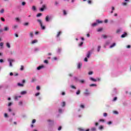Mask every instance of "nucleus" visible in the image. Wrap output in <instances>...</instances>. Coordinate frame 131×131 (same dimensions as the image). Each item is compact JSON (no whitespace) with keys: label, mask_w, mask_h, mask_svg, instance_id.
Masks as SVG:
<instances>
[{"label":"nucleus","mask_w":131,"mask_h":131,"mask_svg":"<svg viewBox=\"0 0 131 131\" xmlns=\"http://www.w3.org/2000/svg\"><path fill=\"white\" fill-rule=\"evenodd\" d=\"M32 10H33V11H36V7L34 6H32Z\"/></svg>","instance_id":"obj_23"},{"label":"nucleus","mask_w":131,"mask_h":131,"mask_svg":"<svg viewBox=\"0 0 131 131\" xmlns=\"http://www.w3.org/2000/svg\"><path fill=\"white\" fill-rule=\"evenodd\" d=\"M62 109H59V112L60 113H62Z\"/></svg>","instance_id":"obj_64"},{"label":"nucleus","mask_w":131,"mask_h":131,"mask_svg":"<svg viewBox=\"0 0 131 131\" xmlns=\"http://www.w3.org/2000/svg\"><path fill=\"white\" fill-rule=\"evenodd\" d=\"M22 6H25L26 5V2H24L21 3Z\"/></svg>","instance_id":"obj_38"},{"label":"nucleus","mask_w":131,"mask_h":131,"mask_svg":"<svg viewBox=\"0 0 131 131\" xmlns=\"http://www.w3.org/2000/svg\"><path fill=\"white\" fill-rule=\"evenodd\" d=\"M36 90H37V91H39V90H40V87H39V86H37Z\"/></svg>","instance_id":"obj_41"},{"label":"nucleus","mask_w":131,"mask_h":131,"mask_svg":"<svg viewBox=\"0 0 131 131\" xmlns=\"http://www.w3.org/2000/svg\"><path fill=\"white\" fill-rule=\"evenodd\" d=\"M40 94V93H36V94H35L36 97H37V96H39Z\"/></svg>","instance_id":"obj_47"},{"label":"nucleus","mask_w":131,"mask_h":131,"mask_svg":"<svg viewBox=\"0 0 131 131\" xmlns=\"http://www.w3.org/2000/svg\"><path fill=\"white\" fill-rule=\"evenodd\" d=\"M80 82H81V83H84V80H80Z\"/></svg>","instance_id":"obj_40"},{"label":"nucleus","mask_w":131,"mask_h":131,"mask_svg":"<svg viewBox=\"0 0 131 131\" xmlns=\"http://www.w3.org/2000/svg\"><path fill=\"white\" fill-rule=\"evenodd\" d=\"M101 23H103V21L100 20L99 19L96 20V23H94L92 24V27H95L98 25V24H101Z\"/></svg>","instance_id":"obj_1"},{"label":"nucleus","mask_w":131,"mask_h":131,"mask_svg":"<svg viewBox=\"0 0 131 131\" xmlns=\"http://www.w3.org/2000/svg\"><path fill=\"white\" fill-rule=\"evenodd\" d=\"M113 113H114V114H116V115H117L118 114V112H117V111H114L113 112Z\"/></svg>","instance_id":"obj_30"},{"label":"nucleus","mask_w":131,"mask_h":131,"mask_svg":"<svg viewBox=\"0 0 131 131\" xmlns=\"http://www.w3.org/2000/svg\"><path fill=\"white\" fill-rule=\"evenodd\" d=\"M14 76H18L19 75V74H18V73H16L15 74H14Z\"/></svg>","instance_id":"obj_54"},{"label":"nucleus","mask_w":131,"mask_h":131,"mask_svg":"<svg viewBox=\"0 0 131 131\" xmlns=\"http://www.w3.org/2000/svg\"><path fill=\"white\" fill-rule=\"evenodd\" d=\"M83 45V42H81L80 44H79V47H81Z\"/></svg>","instance_id":"obj_44"},{"label":"nucleus","mask_w":131,"mask_h":131,"mask_svg":"<svg viewBox=\"0 0 131 131\" xmlns=\"http://www.w3.org/2000/svg\"><path fill=\"white\" fill-rule=\"evenodd\" d=\"M30 35L31 37H33V32H30Z\"/></svg>","instance_id":"obj_34"},{"label":"nucleus","mask_w":131,"mask_h":131,"mask_svg":"<svg viewBox=\"0 0 131 131\" xmlns=\"http://www.w3.org/2000/svg\"><path fill=\"white\" fill-rule=\"evenodd\" d=\"M36 42H37V40L35 39L32 41V43H36Z\"/></svg>","instance_id":"obj_22"},{"label":"nucleus","mask_w":131,"mask_h":131,"mask_svg":"<svg viewBox=\"0 0 131 131\" xmlns=\"http://www.w3.org/2000/svg\"><path fill=\"white\" fill-rule=\"evenodd\" d=\"M45 66H39L37 68V70H40V69H42V68H44Z\"/></svg>","instance_id":"obj_9"},{"label":"nucleus","mask_w":131,"mask_h":131,"mask_svg":"<svg viewBox=\"0 0 131 131\" xmlns=\"http://www.w3.org/2000/svg\"><path fill=\"white\" fill-rule=\"evenodd\" d=\"M4 46V42H2L0 43V47H3Z\"/></svg>","instance_id":"obj_46"},{"label":"nucleus","mask_w":131,"mask_h":131,"mask_svg":"<svg viewBox=\"0 0 131 131\" xmlns=\"http://www.w3.org/2000/svg\"><path fill=\"white\" fill-rule=\"evenodd\" d=\"M4 12H5V10L4 9H1L0 11V13L1 14H3Z\"/></svg>","instance_id":"obj_26"},{"label":"nucleus","mask_w":131,"mask_h":131,"mask_svg":"<svg viewBox=\"0 0 131 131\" xmlns=\"http://www.w3.org/2000/svg\"><path fill=\"white\" fill-rule=\"evenodd\" d=\"M42 13H39L37 14L36 17H40V16H42Z\"/></svg>","instance_id":"obj_12"},{"label":"nucleus","mask_w":131,"mask_h":131,"mask_svg":"<svg viewBox=\"0 0 131 131\" xmlns=\"http://www.w3.org/2000/svg\"><path fill=\"white\" fill-rule=\"evenodd\" d=\"M81 66H82V63L79 62L77 66L78 69H80V68H81Z\"/></svg>","instance_id":"obj_5"},{"label":"nucleus","mask_w":131,"mask_h":131,"mask_svg":"<svg viewBox=\"0 0 131 131\" xmlns=\"http://www.w3.org/2000/svg\"><path fill=\"white\" fill-rule=\"evenodd\" d=\"M4 31H8V30H9V28H8L7 27H6L4 28Z\"/></svg>","instance_id":"obj_17"},{"label":"nucleus","mask_w":131,"mask_h":131,"mask_svg":"<svg viewBox=\"0 0 131 131\" xmlns=\"http://www.w3.org/2000/svg\"><path fill=\"white\" fill-rule=\"evenodd\" d=\"M6 46H7V48H8L9 49H10V48H11V45H10V43H9V42H7L6 43Z\"/></svg>","instance_id":"obj_11"},{"label":"nucleus","mask_w":131,"mask_h":131,"mask_svg":"<svg viewBox=\"0 0 131 131\" xmlns=\"http://www.w3.org/2000/svg\"><path fill=\"white\" fill-rule=\"evenodd\" d=\"M29 24V23H25L24 24V25L25 26H28Z\"/></svg>","instance_id":"obj_35"},{"label":"nucleus","mask_w":131,"mask_h":131,"mask_svg":"<svg viewBox=\"0 0 131 131\" xmlns=\"http://www.w3.org/2000/svg\"><path fill=\"white\" fill-rule=\"evenodd\" d=\"M127 49H130V45H128L126 47Z\"/></svg>","instance_id":"obj_62"},{"label":"nucleus","mask_w":131,"mask_h":131,"mask_svg":"<svg viewBox=\"0 0 131 131\" xmlns=\"http://www.w3.org/2000/svg\"><path fill=\"white\" fill-rule=\"evenodd\" d=\"M27 93V92L26 91H23L21 92V95H25Z\"/></svg>","instance_id":"obj_20"},{"label":"nucleus","mask_w":131,"mask_h":131,"mask_svg":"<svg viewBox=\"0 0 131 131\" xmlns=\"http://www.w3.org/2000/svg\"><path fill=\"white\" fill-rule=\"evenodd\" d=\"M37 22L39 23L40 25H41V24H42V23L41 22V20L40 19H37Z\"/></svg>","instance_id":"obj_19"},{"label":"nucleus","mask_w":131,"mask_h":131,"mask_svg":"<svg viewBox=\"0 0 131 131\" xmlns=\"http://www.w3.org/2000/svg\"><path fill=\"white\" fill-rule=\"evenodd\" d=\"M60 35H61V31H60L58 33V34L56 35V37H59V36H60Z\"/></svg>","instance_id":"obj_15"},{"label":"nucleus","mask_w":131,"mask_h":131,"mask_svg":"<svg viewBox=\"0 0 131 131\" xmlns=\"http://www.w3.org/2000/svg\"><path fill=\"white\" fill-rule=\"evenodd\" d=\"M8 62H9V66H10L11 67H12V66H13V64H12V62H15V59H10L9 58L8 59Z\"/></svg>","instance_id":"obj_3"},{"label":"nucleus","mask_w":131,"mask_h":131,"mask_svg":"<svg viewBox=\"0 0 131 131\" xmlns=\"http://www.w3.org/2000/svg\"><path fill=\"white\" fill-rule=\"evenodd\" d=\"M80 108H82V109H84V105L81 104V105H80Z\"/></svg>","instance_id":"obj_33"},{"label":"nucleus","mask_w":131,"mask_h":131,"mask_svg":"<svg viewBox=\"0 0 131 131\" xmlns=\"http://www.w3.org/2000/svg\"><path fill=\"white\" fill-rule=\"evenodd\" d=\"M15 100H16V101H18V96H15Z\"/></svg>","instance_id":"obj_63"},{"label":"nucleus","mask_w":131,"mask_h":131,"mask_svg":"<svg viewBox=\"0 0 131 131\" xmlns=\"http://www.w3.org/2000/svg\"><path fill=\"white\" fill-rule=\"evenodd\" d=\"M99 129H103L104 128V127H103L102 125H101L99 127Z\"/></svg>","instance_id":"obj_36"},{"label":"nucleus","mask_w":131,"mask_h":131,"mask_svg":"<svg viewBox=\"0 0 131 131\" xmlns=\"http://www.w3.org/2000/svg\"><path fill=\"white\" fill-rule=\"evenodd\" d=\"M66 105V103L65 102H63L62 107H65Z\"/></svg>","instance_id":"obj_31"},{"label":"nucleus","mask_w":131,"mask_h":131,"mask_svg":"<svg viewBox=\"0 0 131 131\" xmlns=\"http://www.w3.org/2000/svg\"><path fill=\"white\" fill-rule=\"evenodd\" d=\"M22 104H23V102L22 101H20L19 103H18V105H21Z\"/></svg>","instance_id":"obj_49"},{"label":"nucleus","mask_w":131,"mask_h":131,"mask_svg":"<svg viewBox=\"0 0 131 131\" xmlns=\"http://www.w3.org/2000/svg\"><path fill=\"white\" fill-rule=\"evenodd\" d=\"M91 130H92V131H96V127H92L91 128Z\"/></svg>","instance_id":"obj_27"},{"label":"nucleus","mask_w":131,"mask_h":131,"mask_svg":"<svg viewBox=\"0 0 131 131\" xmlns=\"http://www.w3.org/2000/svg\"><path fill=\"white\" fill-rule=\"evenodd\" d=\"M102 36H103V38H107V36H106V35H103Z\"/></svg>","instance_id":"obj_59"},{"label":"nucleus","mask_w":131,"mask_h":131,"mask_svg":"<svg viewBox=\"0 0 131 131\" xmlns=\"http://www.w3.org/2000/svg\"><path fill=\"white\" fill-rule=\"evenodd\" d=\"M91 54H92V53H91V51H88L86 55L87 58H90V57H91Z\"/></svg>","instance_id":"obj_8"},{"label":"nucleus","mask_w":131,"mask_h":131,"mask_svg":"<svg viewBox=\"0 0 131 131\" xmlns=\"http://www.w3.org/2000/svg\"><path fill=\"white\" fill-rule=\"evenodd\" d=\"M92 74H93V72L90 71V72H89V75H92Z\"/></svg>","instance_id":"obj_48"},{"label":"nucleus","mask_w":131,"mask_h":131,"mask_svg":"<svg viewBox=\"0 0 131 131\" xmlns=\"http://www.w3.org/2000/svg\"><path fill=\"white\" fill-rule=\"evenodd\" d=\"M107 124L108 125L112 124V122L109 121L108 122H107Z\"/></svg>","instance_id":"obj_58"},{"label":"nucleus","mask_w":131,"mask_h":131,"mask_svg":"<svg viewBox=\"0 0 131 131\" xmlns=\"http://www.w3.org/2000/svg\"><path fill=\"white\" fill-rule=\"evenodd\" d=\"M1 20L2 21H3V22H5V18L4 17H1Z\"/></svg>","instance_id":"obj_50"},{"label":"nucleus","mask_w":131,"mask_h":131,"mask_svg":"<svg viewBox=\"0 0 131 131\" xmlns=\"http://www.w3.org/2000/svg\"><path fill=\"white\" fill-rule=\"evenodd\" d=\"M126 35H127V33H126V32L124 33V34H122L121 37H122V38H124V37H125V36H126Z\"/></svg>","instance_id":"obj_6"},{"label":"nucleus","mask_w":131,"mask_h":131,"mask_svg":"<svg viewBox=\"0 0 131 131\" xmlns=\"http://www.w3.org/2000/svg\"><path fill=\"white\" fill-rule=\"evenodd\" d=\"M0 63H4V59H0Z\"/></svg>","instance_id":"obj_51"},{"label":"nucleus","mask_w":131,"mask_h":131,"mask_svg":"<svg viewBox=\"0 0 131 131\" xmlns=\"http://www.w3.org/2000/svg\"><path fill=\"white\" fill-rule=\"evenodd\" d=\"M88 4H92V1L91 0H88Z\"/></svg>","instance_id":"obj_52"},{"label":"nucleus","mask_w":131,"mask_h":131,"mask_svg":"<svg viewBox=\"0 0 131 131\" xmlns=\"http://www.w3.org/2000/svg\"><path fill=\"white\" fill-rule=\"evenodd\" d=\"M12 104H13V103H12V102H9V103H8V106L10 107V106L12 105Z\"/></svg>","instance_id":"obj_42"},{"label":"nucleus","mask_w":131,"mask_h":131,"mask_svg":"<svg viewBox=\"0 0 131 131\" xmlns=\"http://www.w3.org/2000/svg\"><path fill=\"white\" fill-rule=\"evenodd\" d=\"M102 30H103V28H99V29L97 30V31H98V32H100V31H102Z\"/></svg>","instance_id":"obj_21"},{"label":"nucleus","mask_w":131,"mask_h":131,"mask_svg":"<svg viewBox=\"0 0 131 131\" xmlns=\"http://www.w3.org/2000/svg\"><path fill=\"white\" fill-rule=\"evenodd\" d=\"M100 50H101V46H99L98 47L97 52H100Z\"/></svg>","instance_id":"obj_28"},{"label":"nucleus","mask_w":131,"mask_h":131,"mask_svg":"<svg viewBox=\"0 0 131 131\" xmlns=\"http://www.w3.org/2000/svg\"><path fill=\"white\" fill-rule=\"evenodd\" d=\"M122 5H123V6H126V5H127V4L126 3V2H125V3H123L122 4Z\"/></svg>","instance_id":"obj_57"},{"label":"nucleus","mask_w":131,"mask_h":131,"mask_svg":"<svg viewBox=\"0 0 131 131\" xmlns=\"http://www.w3.org/2000/svg\"><path fill=\"white\" fill-rule=\"evenodd\" d=\"M63 15H64V16H66V15H67V12H66V10H63Z\"/></svg>","instance_id":"obj_18"},{"label":"nucleus","mask_w":131,"mask_h":131,"mask_svg":"<svg viewBox=\"0 0 131 131\" xmlns=\"http://www.w3.org/2000/svg\"><path fill=\"white\" fill-rule=\"evenodd\" d=\"M116 45V44L115 43H113L112 45H111V46H110V48L111 49V48H113L114 47H115Z\"/></svg>","instance_id":"obj_16"},{"label":"nucleus","mask_w":131,"mask_h":131,"mask_svg":"<svg viewBox=\"0 0 131 131\" xmlns=\"http://www.w3.org/2000/svg\"><path fill=\"white\" fill-rule=\"evenodd\" d=\"M20 70L21 71H23V70H24V66H20Z\"/></svg>","instance_id":"obj_14"},{"label":"nucleus","mask_w":131,"mask_h":131,"mask_svg":"<svg viewBox=\"0 0 131 131\" xmlns=\"http://www.w3.org/2000/svg\"><path fill=\"white\" fill-rule=\"evenodd\" d=\"M41 29H42V30H45V29H46V27L43 25H42V24H41V25H40Z\"/></svg>","instance_id":"obj_10"},{"label":"nucleus","mask_w":131,"mask_h":131,"mask_svg":"<svg viewBox=\"0 0 131 131\" xmlns=\"http://www.w3.org/2000/svg\"><path fill=\"white\" fill-rule=\"evenodd\" d=\"M44 63H46V64H48L49 63V61L48 60H45Z\"/></svg>","instance_id":"obj_39"},{"label":"nucleus","mask_w":131,"mask_h":131,"mask_svg":"<svg viewBox=\"0 0 131 131\" xmlns=\"http://www.w3.org/2000/svg\"><path fill=\"white\" fill-rule=\"evenodd\" d=\"M34 81H36V79L35 78H32V82H34Z\"/></svg>","instance_id":"obj_32"},{"label":"nucleus","mask_w":131,"mask_h":131,"mask_svg":"<svg viewBox=\"0 0 131 131\" xmlns=\"http://www.w3.org/2000/svg\"><path fill=\"white\" fill-rule=\"evenodd\" d=\"M99 121L104 122L105 121V120L103 119H100V120H99Z\"/></svg>","instance_id":"obj_61"},{"label":"nucleus","mask_w":131,"mask_h":131,"mask_svg":"<svg viewBox=\"0 0 131 131\" xmlns=\"http://www.w3.org/2000/svg\"><path fill=\"white\" fill-rule=\"evenodd\" d=\"M42 8L40 9V11H41V12H43V11L47 9V7L46 6V5H42Z\"/></svg>","instance_id":"obj_4"},{"label":"nucleus","mask_w":131,"mask_h":131,"mask_svg":"<svg viewBox=\"0 0 131 131\" xmlns=\"http://www.w3.org/2000/svg\"><path fill=\"white\" fill-rule=\"evenodd\" d=\"M17 85H19V86H24V85L23 84H21L20 83H18Z\"/></svg>","instance_id":"obj_29"},{"label":"nucleus","mask_w":131,"mask_h":131,"mask_svg":"<svg viewBox=\"0 0 131 131\" xmlns=\"http://www.w3.org/2000/svg\"><path fill=\"white\" fill-rule=\"evenodd\" d=\"M90 80L92 81H94V82H96L98 80V81H100L101 80V79L100 78H98L97 79H96L93 77L90 78Z\"/></svg>","instance_id":"obj_2"},{"label":"nucleus","mask_w":131,"mask_h":131,"mask_svg":"<svg viewBox=\"0 0 131 131\" xmlns=\"http://www.w3.org/2000/svg\"><path fill=\"white\" fill-rule=\"evenodd\" d=\"M107 114L106 113H103V116H104V117H106V116H107Z\"/></svg>","instance_id":"obj_45"},{"label":"nucleus","mask_w":131,"mask_h":131,"mask_svg":"<svg viewBox=\"0 0 131 131\" xmlns=\"http://www.w3.org/2000/svg\"><path fill=\"white\" fill-rule=\"evenodd\" d=\"M46 21L47 22H49V15H47L46 17Z\"/></svg>","instance_id":"obj_13"},{"label":"nucleus","mask_w":131,"mask_h":131,"mask_svg":"<svg viewBox=\"0 0 131 131\" xmlns=\"http://www.w3.org/2000/svg\"><path fill=\"white\" fill-rule=\"evenodd\" d=\"M16 28H18V25H15L13 27V29H16Z\"/></svg>","instance_id":"obj_25"},{"label":"nucleus","mask_w":131,"mask_h":131,"mask_svg":"<svg viewBox=\"0 0 131 131\" xmlns=\"http://www.w3.org/2000/svg\"><path fill=\"white\" fill-rule=\"evenodd\" d=\"M84 94L85 95H90V92H89V90L86 89Z\"/></svg>","instance_id":"obj_7"},{"label":"nucleus","mask_w":131,"mask_h":131,"mask_svg":"<svg viewBox=\"0 0 131 131\" xmlns=\"http://www.w3.org/2000/svg\"><path fill=\"white\" fill-rule=\"evenodd\" d=\"M90 86H97V84H91L90 85Z\"/></svg>","instance_id":"obj_24"},{"label":"nucleus","mask_w":131,"mask_h":131,"mask_svg":"<svg viewBox=\"0 0 131 131\" xmlns=\"http://www.w3.org/2000/svg\"><path fill=\"white\" fill-rule=\"evenodd\" d=\"M61 129H62V127L61 126H59L58 128V130H61Z\"/></svg>","instance_id":"obj_53"},{"label":"nucleus","mask_w":131,"mask_h":131,"mask_svg":"<svg viewBox=\"0 0 131 131\" xmlns=\"http://www.w3.org/2000/svg\"><path fill=\"white\" fill-rule=\"evenodd\" d=\"M79 94H80V91L78 90L76 92V95H79Z\"/></svg>","instance_id":"obj_37"},{"label":"nucleus","mask_w":131,"mask_h":131,"mask_svg":"<svg viewBox=\"0 0 131 131\" xmlns=\"http://www.w3.org/2000/svg\"><path fill=\"white\" fill-rule=\"evenodd\" d=\"M35 122H36V120L33 119V120H32V123H35Z\"/></svg>","instance_id":"obj_43"},{"label":"nucleus","mask_w":131,"mask_h":131,"mask_svg":"<svg viewBox=\"0 0 131 131\" xmlns=\"http://www.w3.org/2000/svg\"><path fill=\"white\" fill-rule=\"evenodd\" d=\"M116 100H117V97H114L113 101H116Z\"/></svg>","instance_id":"obj_56"},{"label":"nucleus","mask_w":131,"mask_h":131,"mask_svg":"<svg viewBox=\"0 0 131 131\" xmlns=\"http://www.w3.org/2000/svg\"><path fill=\"white\" fill-rule=\"evenodd\" d=\"M84 61H85V62H88V58L85 57L84 59Z\"/></svg>","instance_id":"obj_55"},{"label":"nucleus","mask_w":131,"mask_h":131,"mask_svg":"<svg viewBox=\"0 0 131 131\" xmlns=\"http://www.w3.org/2000/svg\"><path fill=\"white\" fill-rule=\"evenodd\" d=\"M4 116H5V117H8V114L5 113V114H4Z\"/></svg>","instance_id":"obj_60"}]
</instances>
